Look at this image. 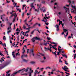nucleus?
<instances>
[{"mask_svg": "<svg viewBox=\"0 0 76 76\" xmlns=\"http://www.w3.org/2000/svg\"><path fill=\"white\" fill-rule=\"evenodd\" d=\"M30 51L31 53H33L34 51V50L33 49H31V50Z\"/></svg>", "mask_w": 76, "mask_h": 76, "instance_id": "obj_39", "label": "nucleus"}, {"mask_svg": "<svg viewBox=\"0 0 76 76\" xmlns=\"http://www.w3.org/2000/svg\"><path fill=\"white\" fill-rule=\"evenodd\" d=\"M3 38L4 40H6V37H5V36L3 37Z\"/></svg>", "mask_w": 76, "mask_h": 76, "instance_id": "obj_37", "label": "nucleus"}, {"mask_svg": "<svg viewBox=\"0 0 76 76\" xmlns=\"http://www.w3.org/2000/svg\"><path fill=\"white\" fill-rule=\"evenodd\" d=\"M10 63V61H9L8 62H6L4 64H0V70L4 68V67H6L7 65H9Z\"/></svg>", "mask_w": 76, "mask_h": 76, "instance_id": "obj_1", "label": "nucleus"}, {"mask_svg": "<svg viewBox=\"0 0 76 76\" xmlns=\"http://www.w3.org/2000/svg\"><path fill=\"white\" fill-rule=\"evenodd\" d=\"M33 4H34V3H32L31 4V7H32V8H33L34 9H35V7L33 5Z\"/></svg>", "mask_w": 76, "mask_h": 76, "instance_id": "obj_16", "label": "nucleus"}, {"mask_svg": "<svg viewBox=\"0 0 76 76\" xmlns=\"http://www.w3.org/2000/svg\"><path fill=\"white\" fill-rule=\"evenodd\" d=\"M45 24L46 25H48V23H45Z\"/></svg>", "mask_w": 76, "mask_h": 76, "instance_id": "obj_61", "label": "nucleus"}, {"mask_svg": "<svg viewBox=\"0 0 76 76\" xmlns=\"http://www.w3.org/2000/svg\"><path fill=\"white\" fill-rule=\"evenodd\" d=\"M27 20V19H26L24 21V23H25V24H26V25H27V26H28V27H30V26H31L30 25H28V24L27 23H26V21Z\"/></svg>", "mask_w": 76, "mask_h": 76, "instance_id": "obj_11", "label": "nucleus"}, {"mask_svg": "<svg viewBox=\"0 0 76 76\" xmlns=\"http://www.w3.org/2000/svg\"><path fill=\"white\" fill-rule=\"evenodd\" d=\"M48 69H50L51 68L50 67L48 66L46 67V68H45V69L46 70H47Z\"/></svg>", "mask_w": 76, "mask_h": 76, "instance_id": "obj_24", "label": "nucleus"}, {"mask_svg": "<svg viewBox=\"0 0 76 76\" xmlns=\"http://www.w3.org/2000/svg\"><path fill=\"white\" fill-rule=\"evenodd\" d=\"M40 8V7H39V8H38V10H39V9ZM37 10L35 9L34 10L35 12H38L39 11V10Z\"/></svg>", "mask_w": 76, "mask_h": 76, "instance_id": "obj_21", "label": "nucleus"}, {"mask_svg": "<svg viewBox=\"0 0 76 76\" xmlns=\"http://www.w3.org/2000/svg\"><path fill=\"white\" fill-rule=\"evenodd\" d=\"M59 62H61V63L62 62V61H61V59H60L59 60Z\"/></svg>", "mask_w": 76, "mask_h": 76, "instance_id": "obj_56", "label": "nucleus"}, {"mask_svg": "<svg viewBox=\"0 0 76 76\" xmlns=\"http://www.w3.org/2000/svg\"><path fill=\"white\" fill-rule=\"evenodd\" d=\"M71 7L73 9H74V11L72 12L73 13H74V12H75L76 14V7L73 6V5H71Z\"/></svg>", "mask_w": 76, "mask_h": 76, "instance_id": "obj_9", "label": "nucleus"}, {"mask_svg": "<svg viewBox=\"0 0 76 76\" xmlns=\"http://www.w3.org/2000/svg\"><path fill=\"white\" fill-rule=\"evenodd\" d=\"M15 4V5L14 6V7H16V4H16V3H15V2H14L13 4Z\"/></svg>", "mask_w": 76, "mask_h": 76, "instance_id": "obj_41", "label": "nucleus"}, {"mask_svg": "<svg viewBox=\"0 0 76 76\" xmlns=\"http://www.w3.org/2000/svg\"><path fill=\"white\" fill-rule=\"evenodd\" d=\"M16 31H17V32H18L19 31V29L18 28H17L16 29Z\"/></svg>", "mask_w": 76, "mask_h": 76, "instance_id": "obj_63", "label": "nucleus"}, {"mask_svg": "<svg viewBox=\"0 0 76 76\" xmlns=\"http://www.w3.org/2000/svg\"><path fill=\"white\" fill-rule=\"evenodd\" d=\"M26 6V5H23V8H22V10H23V9H24V7H25V6Z\"/></svg>", "mask_w": 76, "mask_h": 76, "instance_id": "obj_33", "label": "nucleus"}, {"mask_svg": "<svg viewBox=\"0 0 76 76\" xmlns=\"http://www.w3.org/2000/svg\"><path fill=\"white\" fill-rule=\"evenodd\" d=\"M56 28H58L59 27V26H58V25H56Z\"/></svg>", "mask_w": 76, "mask_h": 76, "instance_id": "obj_53", "label": "nucleus"}, {"mask_svg": "<svg viewBox=\"0 0 76 76\" xmlns=\"http://www.w3.org/2000/svg\"><path fill=\"white\" fill-rule=\"evenodd\" d=\"M38 26L39 27H41V24L39 23L38 24Z\"/></svg>", "mask_w": 76, "mask_h": 76, "instance_id": "obj_47", "label": "nucleus"}, {"mask_svg": "<svg viewBox=\"0 0 76 76\" xmlns=\"http://www.w3.org/2000/svg\"><path fill=\"white\" fill-rule=\"evenodd\" d=\"M28 69H29V68L27 67L26 69L25 68L22 69H20L19 71L17 72V73H20V71H21L22 72H24V71H25L26 72H27L28 70Z\"/></svg>", "mask_w": 76, "mask_h": 76, "instance_id": "obj_2", "label": "nucleus"}, {"mask_svg": "<svg viewBox=\"0 0 76 76\" xmlns=\"http://www.w3.org/2000/svg\"><path fill=\"white\" fill-rule=\"evenodd\" d=\"M5 51L6 52V54H7V56H8L9 54H8V52H7V50H5Z\"/></svg>", "mask_w": 76, "mask_h": 76, "instance_id": "obj_31", "label": "nucleus"}, {"mask_svg": "<svg viewBox=\"0 0 76 76\" xmlns=\"http://www.w3.org/2000/svg\"><path fill=\"white\" fill-rule=\"evenodd\" d=\"M32 8H31V9H30V10H29V12H31V10H32Z\"/></svg>", "mask_w": 76, "mask_h": 76, "instance_id": "obj_55", "label": "nucleus"}, {"mask_svg": "<svg viewBox=\"0 0 76 76\" xmlns=\"http://www.w3.org/2000/svg\"><path fill=\"white\" fill-rule=\"evenodd\" d=\"M32 20H30L29 21H28V22H32Z\"/></svg>", "mask_w": 76, "mask_h": 76, "instance_id": "obj_58", "label": "nucleus"}, {"mask_svg": "<svg viewBox=\"0 0 76 76\" xmlns=\"http://www.w3.org/2000/svg\"><path fill=\"white\" fill-rule=\"evenodd\" d=\"M10 72V70H9V71H7V72H6V73H7V74L6 75V76H10V74L9 73L8 74V73H9Z\"/></svg>", "mask_w": 76, "mask_h": 76, "instance_id": "obj_12", "label": "nucleus"}, {"mask_svg": "<svg viewBox=\"0 0 76 76\" xmlns=\"http://www.w3.org/2000/svg\"><path fill=\"white\" fill-rule=\"evenodd\" d=\"M61 55L62 56H63V57H64L66 55H63V54H61Z\"/></svg>", "mask_w": 76, "mask_h": 76, "instance_id": "obj_60", "label": "nucleus"}, {"mask_svg": "<svg viewBox=\"0 0 76 76\" xmlns=\"http://www.w3.org/2000/svg\"><path fill=\"white\" fill-rule=\"evenodd\" d=\"M23 29H26V26H25V25H24L23 26Z\"/></svg>", "mask_w": 76, "mask_h": 76, "instance_id": "obj_28", "label": "nucleus"}, {"mask_svg": "<svg viewBox=\"0 0 76 76\" xmlns=\"http://www.w3.org/2000/svg\"><path fill=\"white\" fill-rule=\"evenodd\" d=\"M47 44H48L47 43H44L43 44V45H44L45 46H47Z\"/></svg>", "mask_w": 76, "mask_h": 76, "instance_id": "obj_29", "label": "nucleus"}, {"mask_svg": "<svg viewBox=\"0 0 76 76\" xmlns=\"http://www.w3.org/2000/svg\"><path fill=\"white\" fill-rule=\"evenodd\" d=\"M24 53H25V50H23V52L22 53L23 54Z\"/></svg>", "mask_w": 76, "mask_h": 76, "instance_id": "obj_59", "label": "nucleus"}, {"mask_svg": "<svg viewBox=\"0 0 76 76\" xmlns=\"http://www.w3.org/2000/svg\"><path fill=\"white\" fill-rule=\"evenodd\" d=\"M15 52H13L12 53V56H15Z\"/></svg>", "mask_w": 76, "mask_h": 76, "instance_id": "obj_25", "label": "nucleus"}, {"mask_svg": "<svg viewBox=\"0 0 76 76\" xmlns=\"http://www.w3.org/2000/svg\"><path fill=\"white\" fill-rule=\"evenodd\" d=\"M40 55L42 56H43V58L44 60H46V57L45 56L44 54L41 53H39L37 54V55L38 56H40Z\"/></svg>", "mask_w": 76, "mask_h": 76, "instance_id": "obj_5", "label": "nucleus"}, {"mask_svg": "<svg viewBox=\"0 0 76 76\" xmlns=\"http://www.w3.org/2000/svg\"><path fill=\"white\" fill-rule=\"evenodd\" d=\"M4 15H2L1 16V19H3V18H4Z\"/></svg>", "mask_w": 76, "mask_h": 76, "instance_id": "obj_22", "label": "nucleus"}, {"mask_svg": "<svg viewBox=\"0 0 76 76\" xmlns=\"http://www.w3.org/2000/svg\"><path fill=\"white\" fill-rule=\"evenodd\" d=\"M47 39L48 40H50V39H51V38L47 37Z\"/></svg>", "mask_w": 76, "mask_h": 76, "instance_id": "obj_42", "label": "nucleus"}, {"mask_svg": "<svg viewBox=\"0 0 76 76\" xmlns=\"http://www.w3.org/2000/svg\"><path fill=\"white\" fill-rule=\"evenodd\" d=\"M73 47H74L75 48H76V46H75V45H74L73 46Z\"/></svg>", "mask_w": 76, "mask_h": 76, "instance_id": "obj_64", "label": "nucleus"}, {"mask_svg": "<svg viewBox=\"0 0 76 76\" xmlns=\"http://www.w3.org/2000/svg\"><path fill=\"white\" fill-rule=\"evenodd\" d=\"M46 12V10H44L43 11V12Z\"/></svg>", "mask_w": 76, "mask_h": 76, "instance_id": "obj_62", "label": "nucleus"}, {"mask_svg": "<svg viewBox=\"0 0 76 76\" xmlns=\"http://www.w3.org/2000/svg\"><path fill=\"white\" fill-rule=\"evenodd\" d=\"M16 9H17V10H19V12H21V11L20 10V9H18L17 8Z\"/></svg>", "mask_w": 76, "mask_h": 76, "instance_id": "obj_26", "label": "nucleus"}, {"mask_svg": "<svg viewBox=\"0 0 76 76\" xmlns=\"http://www.w3.org/2000/svg\"><path fill=\"white\" fill-rule=\"evenodd\" d=\"M11 29V27H8L7 28L8 31L7 32V34H9L10 32H11V31H10V29Z\"/></svg>", "mask_w": 76, "mask_h": 76, "instance_id": "obj_10", "label": "nucleus"}, {"mask_svg": "<svg viewBox=\"0 0 76 76\" xmlns=\"http://www.w3.org/2000/svg\"><path fill=\"white\" fill-rule=\"evenodd\" d=\"M58 50L59 51V52H57V53H60V49H59V48H58Z\"/></svg>", "mask_w": 76, "mask_h": 76, "instance_id": "obj_27", "label": "nucleus"}, {"mask_svg": "<svg viewBox=\"0 0 76 76\" xmlns=\"http://www.w3.org/2000/svg\"><path fill=\"white\" fill-rule=\"evenodd\" d=\"M24 57H27V55H25L24 54H23L22 56H21V58L22 59H23V58Z\"/></svg>", "mask_w": 76, "mask_h": 76, "instance_id": "obj_14", "label": "nucleus"}, {"mask_svg": "<svg viewBox=\"0 0 76 76\" xmlns=\"http://www.w3.org/2000/svg\"><path fill=\"white\" fill-rule=\"evenodd\" d=\"M23 59V61H24V62H27L28 61L27 60H26V59Z\"/></svg>", "mask_w": 76, "mask_h": 76, "instance_id": "obj_20", "label": "nucleus"}, {"mask_svg": "<svg viewBox=\"0 0 76 76\" xmlns=\"http://www.w3.org/2000/svg\"><path fill=\"white\" fill-rule=\"evenodd\" d=\"M19 34V32L17 31V32H16L17 35H18Z\"/></svg>", "mask_w": 76, "mask_h": 76, "instance_id": "obj_49", "label": "nucleus"}, {"mask_svg": "<svg viewBox=\"0 0 76 76\" xmlns=\"http://www.w3.org/2000/svg\"><path fill=\"white\" fill-rule=\"evenodd\" d=\"M63 30H64V32H65V33H66V32H67L68 33V31L66 29H64Z\"/></svg>", "mask_w": 76, "mask_h": 76, "instance_id": "obj_18", "label": "nucleus"}, {"mask_svg": "<svg viewBox=\"0 0 76 76\" xmlns=\"http://www.w3.org/2000/svg\"><path fill=\"white\" fill-rule=\"evenodd\" d=\"M51 44H56V43L54 42H51Z\"/></svg>", "mask_w": 76, "mask_h": 76, "instance_id": "obj_54", "label": "nucleus"}, {"mask_svg": "<svg viewBox=\"0 0 76 76\" xmlns=\"http://www.w3.org/2000/svg\"><path fill=\"white\" fill-rule=\"evenodd\" d=\"M31 15V12H29V14L28 13H27V16H28V15Z\"/></svg>", "mask_w": 76, "mask_h": 76, "instance_id": "obj_50", "label": "nucleus"}, {"mask_svg": "<svg viewBox=\"0 0 76 76\" xmlns=\"http://www.w3.org/2000/svg\"><path fill=\"white\" fill-rule=\"evenodd\" d=\"M42 3L43 4H44V3H45V1H42Z\"/></svg>", "mask_w": 76, "mask_h": 76, "instance_id": "obj_35", "label": "nucleus"}, {"mask_svg": "<svg viewBox=\"0 0 76 76\" xmlns=\"http://www.w3.org/2000/svg\"><path fill=\"white\" fill-rule=\"evenodd\" d=\"M24 16V13L23 12L22 14V16L23 18V16Z\"/></svg>", "mask_w": 76, "mask_h": 76, "instance_id": "obj_51", "label": "nucleus"}, {"mask_svg": "<svg viewBox=\"0 0 76 76\" xmlns=\"http://www.w3.org/2000/svg\"><path fill=\"white\" fill-rule=\"evenodd\" d=\"M53 48V49H54L55 50H56V51H57V48Z\"/></svg>", "mask_w": 76, "mask_h": 76, "instance_id": "obj_45", "label": "nucleus"}, {"mask_svg": "<svg viewBox=\"0 0 76 76\" xmlns=\"http://www.w3.org/2000/svg\"><path fill=\"white\" fill-rule=\"evenodd\" d=\"M68 3H69V4H70V3H71V1L70 0H68Z\"/></svg>", "mask_w": 76, "mask_h": 76, "instance_id": "obj_43", "label": "nucleus"}, {"mask_svg": "<svg viewBox=\"0 0 76 76\" xmlns=\"http://www.w3.org/2000/svg\"><path fill=\"white\" fill-rule=\"evenodd\" d=\"M59 23H60L61 24L62 23V21H60V20H59Z\"/></svg>", "mask_w": 76, "mask_h": 76, "instance_id": "obj_38", "label": "nucleus"}, {"mask_svg": "<svg viewBox=\"0 0 76 76\" xmlns=\"http://www.w3.org/2000/svg\"><path fill=\"white\" fill-rule=\"evenodd\" d=\"M48 44L49 45V46H50V47H52V46H53L52 45H51V44L50 43H48Z\"/></svg>", "mask_w": 76, "mask_h": 76, "instance_id": "obj_48", "label": "nucleus"}, {"mask_svg": "<svg viewBox=\"0 0 76 76\" xmlns=\"http://www.w3.org/2000/svg\"><path fill=\"white\" fill-rule=\"evenodd\" d=\"M14 12V11H12V12H10V14H12Z\"/></svg>", "mask_w": 76, "mask_h": 76, "instance_id": "obj_46", "label": "nucleus"}, {"mask_svg": "<svg viewBox=\"0 0 76 76\" xmlns=\"http://www.w3.org/2000/svg\"><path fill=\"white\" fill-rule=\"evenodd\" d=\"M31 27H28V28H26V30H28V31H26L25 32V34H24L25 36V35H26V34H27V33H28V32H29V31H30V30H29V29H31Z\"/></svg>", "mask_w": 76, "mask_h": 76, "instance_id": "obj_8", "label": "nucleus"}, {"mask_svg": "<svg viewBox=\"0 0 76 76\" xmlns=\"http://www.w3.org/2000/svg\"><path fill=\"white\" fill-rule=\"evenodd\" d=\"M29 69H30V72H29V76H32V75L31 74V73H33V70H32L31 69L32 68H29Z\"/></svg>", "mask_w": 76, "mask_h": 76, "instance_id": "obj_7", "label": "nucleus"}, {"mask_svg": "<svg viewBox=\"0 0 76 76\" xmlns=\"http://www.w3.org/2000/svg\"><path fill=\"white\" fill-rule=\"evenodd\" d=\"M38 73V71L37 69L35 70V72L34 73V76H36L37 75V74Z\"/></svg>", "mask_w": 76, "mask_h": 76, "instance_id": "obj_15", "label": "nucleus"}, {"mask_svg": "<svg viewBox=\"0 0 76 76\" xmlns=\"http://www.w3.org/2000/svg\"><path fill=\"white\" fill-rule=\"evenodd\" d=\"M56 46H57V45H53V46H52V48H54V47H56Z\"/></svg>", "mask_w": 76, "mask_h": 76, "instance_id": "obj_32", "label": "nucleus"}, {"mask_svg": "<svg viewBox=\"0 0 76 76\" xmlns=\"http://www.w3.org/2000/svg\"><path fill=\"white\" fill-rule=\"evenodd\" d=\"M55 70H56V69H55L53 70V69L51 70V71H52V72H54V71H55Z\"/></svg>", "mask_w": 76, "mask_h": 76, "instance_id": "obj_44", "label": "nucleus"}, {"mask_svg": "<svg viewBox=\"0 0 76 76\" xmlns=\"http://www.w3.org/2000/svg\"><path fill=\"white\" fill-rule=\"evenodd\" d=\"M64 9H66V13H67L68 14H69V13H70V11H69V8H67L65 6L64 7Z\"/></svg>", "mask_w": 76, "mask_h": 76, "instance_id": "obj_6", "label": "nucleus"}, {"mask_svg": "<svg viewBox=\"0 0 76 76\" xmlns=\"http://www.w3.org/2000/svg\"><path fill=\"white\" fill-rule=\"evenodd\" d=\"M14 16V18L13 19V22H15V19H16V17L17 16V15H16V14L14 13L13 14H12L10 17V19L13 16Z\"/></svg>", "mask_w": 76, "mask_h": 76, "instance_id": "obj_4", "label": "nucleus"}, {"mask_svg": "<svg viewBox=\"0 0 76 76\" xmlns=\"http://www.w3.org/2000/svg\"><path fill=\"white\" fill-rule=\"evenodd\" d=\"M38 25V23H36L35 24H34L33 25V26L32 27H31V28H34V26H35L36 25Z\"/></svg>", "mask_w": 76, "mask_h": 76, "instance_id": "obj_19", "label": "nucleus"}, {"mask_svg": "<svg viewBox=\"0 0 76 76\" xmlns=\"http://www.w3.org/2000/svg\"><path fill=\"white\" fill-rule=\"evenodd\" d=\"M41 62L42 63H44L45 62V60H43L41 61Z\"/></svg>", "mask_w": 76, "mask_h": 76, "instance_id": "obj_23", "label": "nucleus"}, {"mask_svg": "<svg viewBox=\"0 0 76 76\" xmlns=\"http://www.w3.org/2000/svg\"><path fill=\"white\" fill-rule=\"evenodd\" d=\"M19 36H18H18L17 37V39L18 40H19Z\"/></svg>", "mask_w": 76, "mask_h": 76, "instance_id": "obj_52", "label": "nucleus"}, {"mask_svg": "<svg viewBox=\"0 0 76 76\" xmlns=\"http://www.w3.org/2000/svg\"><path fill=\"white\" fill-rule=\"evenodd\" d=\"M48 73L49 74H48L49 76H50V75H51L50 74V72H48Z\"/></svg>", "mask_w": 76, "mask_h": 76, "instance_id": "obj_57", "label": "nucleus"}, {"mask_svg": "<svg viewBox=\"0 0 76 76\" xmlns=\"http://www.w3.org/2000/svg\"><path fill=\"white\" fill-rule=\"evenodd\" d=\"M18 72H15L14 73L11 75V76H14L15 75H16V74Z\"/></svg>", "mask_w": 76, "mask_h": 76, "instance_id": "obj_17", "label": "nucleus"}, {"mask_svg": "<svg viewBox=\"0 0 76 76\" xmlns=\"http://www.w3.org/2000/svg\"><path fill=\"white\" fill-rule=\"evenodd\" d=\"M67 35H68V33L67 32L66 33V35L65 36V37L66 38V37L67 36Z\"/></svg>", "mask_w": 76, "mask_h": 76, "instance_id": "obj_40", "label": "nucleus"}, {"mask_svg": "<svg viewBox=\"0 0 76 76\" xmlns=\"http://www.w3.org/2000/svg\"><path fill=\"white\" fill-rule=\"evenodd\" d=\"M35 30L31 32V34H33V33L34 32Z\"/></svg>", "mask_w": 76, "mask_h": 76, "instance_id": "obj_36", "label": "nucleus"}, {"mask_svg": "<svg viewBox=\"0 0 76 76\" xmlns=\"http://www.w3.org/2000/svg\"><path fill=\"white\" fill-rule=\"evenodd\" d=\"M30 63H31V64H35V62L34 61H31V62Z\"/></svg>", "mask_w": 76, "mask_h": 76, "instance_id": "obj_34", "label": "nucleus"}, {"mask_svg": "<svg viewBox=\"0 0 76 76\" xmlns=\"http://www.w3.org/2000/svg\"><path fill=\"white\" fill-rule=\"evenodd\" d=\"M65 64H66V65H68V64H68V63H67V62L66 61H65Z\"/></svg>", "mask_w": 76, "mask_h": 76, "instance_id": "obj_30", "label": "nucleus"}, {"mask_svg": "<svg viewBox=\"0 0 76 76\" xmlns=\"http://www.w3.org/2000/svg\"><path fill=\"white\" fill-rule=\"evenodd\" d=\"M62 69H63V70H68V69H69L67 68V67L66 66H64V68L63 67Z\"/></svg>", "mask_w": 76, "mask_h": 76, "instance_id": "obj_13", "label": "nucleus"}, {"mask_svg": "<svg viewBox=\"0 0 76 76\" xmlns=\"http://www.w3.org/2000/svg\"><path fill=\"white\" fill-rule=\"evenodd\" d=\"M35 39H36V40H39L40 41H41V39H40V38H38L37 37H33L31 39L32 42H35Z\"/></svg>", "mask_w": 76, "mask_h": 76, "instance_id": "obj_3", "label": "nucleus"}]
</instances>
